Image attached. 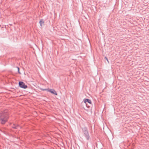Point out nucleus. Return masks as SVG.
Returning <instances> with one entry per match:
<instances>
[{"label":"nucleus","instance_id":"nucleus-1","mask_svg":"<svg viewBox=\"0 0 149 149\" xmlns=\"http://www.w3.org/2000/svg\"><path fill=\"white\" fill-rule=\"evenodd\" d=\"M19 86L21 88L25 89L27 87V86L25 85L24 83L23 82L19 81Z\"/></svg>","mask_w":149,"mask_h":149},{"label":"nucleus","instance_id":"nucleus-2","mask_svg":"<svg viewBox=\"0 0 149 149\" xmlns=\"http://www.w3.org/2000/svg\"><path fill=\"white\" fill-rule=\"evenodd\" d=\"M42 90L43 91H48L56 95H57V94L56 93V92L54 89H42Z\"/></svg>","mask_w":149,"mask_h":149},{"label":"nucleus","instance_id":"nucleus-3","mask_svg":"<svg viewBox=\"0 0 149 149\" xmlns=\"http://www.w3.org/2000/svg\"><path fill=\"white\" fill-rule=\"evenodd\" d=\"M8 118L7 116H6L4 118H1L0 119V123L1 124H4L7 121Z\"/></svg>","mask_w":149,"mask_h":149},{"label":"nucleus","instance_id":"nucleus-4","mask_svg":"<svg viewBox=\"0 0 149 149\" xmlns=\"http://www.w3.org/2000/svg\"><path fill=\"white\" fill-rule=\"evenodd\" d=\"M84 102L85 104H86L87 102L89 104H91V101L89 99H85L84 100Z\"/></svg>","mask_w":149,"mask_h":149},{"label":"nucleus","instance_id":"nucleus-5","mask_svg":"<svg viewBox=\"0 0 149 149\" xmlns=\"http://www.w3.org/2000/svg\"><path fill=\"white\" fill-rule=\"evenodd\" d=\"M44 21H43V19H41L40 22H39V23L40 24V25L41 26H42V24H44Z\"/></svg>","mask_w":149,"mask_h":149},{"label":"nucleus","instance_id":"nucleus-6","mask_svg":"<svg viewBox=\"0 0 149 149\" xmlns=\"http://www.w3.org/2000/svg\"><path fill=\"white\" fill-rule=\"evenodd\" d=\"M17 69H18V72H19V73L20 74H21L20 72H19V67H17Z\"/></svg>","mask_w":149,"mask_h":149},{"label":"nucleus","instance_id":"nucleus-7","mask_svg":"<svg viewBox=\"0 0 149 149\" xmlns=\"http://www.w3.org/2000/svg\"><path fill=\"white\" fill-rule=\"evenodd\" d=\"M13 127L14 128H17V127L15 126H14Z\"/></svg>","mask_w":149,"mask_h":149},{"label":"nucleus","instance_id":"nucleus-8","mask_svg":"<svg viewBox=\"0 0 149 149\" xmlns=\"http://www.w3.org/2000/svg\"><path fill=\"white\" fill-rule=\"evenodd\" d=\"M107 61L109 63V61H108V60L107 59Z\"/></svg>","mask_w":149,"mask_h":149},{"label":"nucleus","instance_id":"nucleus-9","mask_svg":"<svg viewBox=\"0 0 149 149\" xmlns=\"http://www.w3.org/2000/svg\"><path fill=\"white\" fill-rule=\"evenodd\" d=\"M105 58L106 60H107V59L106 57H105Z\"/></svg>","mask_w":149,"mask_h":149}]
</instances>
